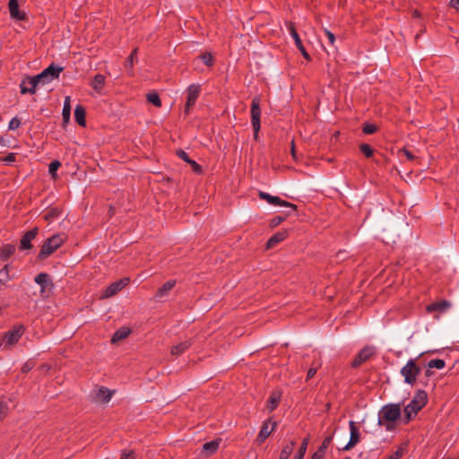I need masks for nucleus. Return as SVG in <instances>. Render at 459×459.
<instances>
[{
	"label": "nucleus",
	"instance_id": "1",
	"mask_svg": "<svg viewBox=\"0 0 459 459\" xmlns=\"http://www.w3.org/2000/svg\"><path fill=\"white\" fill-rule=\"evenodd\" d=\"M63 71V67L55 64H51L40 74L36 76L28 77L21 83V92L25 93H35L36 88L39 85L48 84L54 80L57 79L60 73Z\"/></svg>",
	"mask_w": 459,
	"mask_h": 459
},
{
	"label": "nucleus",
	"instance_id": "2",
	"mask_svg": "<svg viewBox=\"0 0 459 459\" xmlns=\"http://www.w3.org/2000/svg\"><path fill=\"white\" fill-rule=\"evenodd\" d=\"M401 415L402 410L399 403L385 404L378 412L377 425L383 426L386 430L391 431Z\"/></svg>",
	"mask_w": 459,
	"mask_h": 459
},
{
	"label": "nucleus",
	"instance_id": "3",
	"mask_svg": "<svg viewBox=\"0 0 459 459\" xmlns=\"http://www.w3.org/2000/svg\"><path fill=\"white\" fill-rule=\"evenodd\" d=\"M428 399L427 393L423 390H419L413 399L404 408L403 421L408 423L418 411L426 404Z\"/></svg>",
	"mask_w": 459,
	"mask_h": 459
},
{
	"label": "nucleus",
	"instance_id": "4",
	"mask_svg": "<svg viewBox=\"0 0 459 459\" xmlns=\"http://www.w3.org/2000/svg\"><path fill=\"white\" fill-rule=\"evenodd\" d=\"M420 372L421 368L415 363L413 359H409L401 369V375L403 377L404 382L411 385L416 383Z\"/></svg>",
	"mask_w": 459,
	"mask_h": 459
},
{
	"label": "nucleus",
	"instance_id": "5",
	"mask_svg": "<svg viewBox=\"0 0 459 459\" xmlns=\"http://www.w3.org/2000/svg\"><path fill=\"white\" fill-rule=\"evenodd\" d=\"M65 237L61 234L53 235L48 238L41 247L39 252V258L44 259L51 255L56 248H58L64 242Z\"/></svg>",
	"mask_w": 459,
	"mask_h": 459
},
{
	"label": "nucleus",
	"instance_id": "6",
	"mask_svg": "<svg viewBox=\"0 0 459 459\" xmlns=\"http://www.w3.org/2000/svg\"><path fill=\"white\" fill-rule=\"evenodd\" d=\"M129 283V278H122L108 286L100 295L101 299H108L115 296Z\"/></svg>",
	"mask_w": 459,
	"mask_h": 459
},
{
	"label": "nucleus",
	"instance_id": "7",
	"mask_svg": "<svg viewBox=\"0 0 459 459\" xmlns=\"http://www.w3.org/2000/svg\"><path fill=\"white\" fill-rule=\"evenodd\" d=\"M260 99L258 97H255L253 99L251 105V122L255 131V137L257 136V134L260 130Z\"/></svg>",
	"mask_w": 459,
	"mask_h": 459
},
{
	"label": "nucleus",
	"instance_id": "8",
	"mask_svg": "<svg viewBox=\"0 0 459 459\" xmlns=\"http://www.w3.org/2000/svg\"><path fill=\"white\" fill-rule=\"evenodd\" d=\"M201 87L198 84H191L186 89L187 98L185 108V112L187 114L190 108L195 104L199 97Z\"/></svg>",
	"mask_w": 459,
	"mask_h": 459
},
{
	"label": "nucleus",
	"instance_id": "9",
	"mask_svg": "<svg viewBox=\"0 0 459 459\" xmlns=\"http://www.w3.org/2000/svg\"><path fill=\"white\" fill-rule=\"evenodd\" d=\"M376 352V350L373 346H366L364 347L357 355V357L352 361L351 365L353 368H357L361 365L363 362L369 359Z\"/></svg>",
	"mask_w": 459,
	"mask_h": 459
},
{
	"label": "nucleus",
	"instance_id": "10",
	"mask_svg": "<svg viewBox=\"0 0 459 459\" xmlns=\"http://www.w3.org/2000/svg\"><path fill=\"white\" fill-rule=\"evenodd\" d=\"M349 428H350V440L346 444V446L343 447V450H350L353 446H355L360 439V433L359 429L356 427V423L353 420H351L349 422Z\"/></svg>",
	"mask_w": 459,
	"mask_h": 459
},
{
	"label": "nucleus",
	"instance_id": "11",
	"mask_svg": "<svg viewBox=\"0 0 459 459\" xmlns=\"http://www.w3.org/2000/svg\"><path fill=\"white\" fill-rule=\"evenodd\" d=\"M287 27H288V30L290 31V36L292 37V39H294L295 41V45L296 47L299 48V50L300 51V53L302 54V56L306 58V59H309V55L307 54V52L306 51L303 44H302V41L293 25L292 22H289L287 24Z\"/></svg>",
	"mask_w": 459,
	"mask_h": 459
},
{
	"label": "nucleus",
	"instance_id": "12",
	"mask_svg": "<svg viewBox=\"0 0 459 459\" xmlns=\"http://www.w3.org/2000/svg\"><path fill=\"white\" fill-rule=\"evenodd\" d=\"M23 331L24 329L21 325L8 332L4 338V346H12L16 343L22 335Z\"/></svg>",
	"mask_w": 459,
	"mask_h": 459
},
{
	"label": "nucleus",
	"instance_id": "13",
	"mask_svg": "<svg viewBox=\"0 0 459 459\" xmlns=\"http://www.w3.org/2000/svg\"><path fill=\"white\" fill-rule=\"evenodd\" d=\"M8 8L12 19L16 21L25 20L26 14L23 11L19 9L18 0H9Z\"/></svg>",
	"mask_w": 459,
	"mask_h": 459
},
{
	"label": "nucleus",
	"instance_id": "14",
	"mask_svg": "<svg viewBox=\"0 0 459 459\" xmlns=\"http://www.w3.org/2000/svg\"><path fill=\"white\" fill-rule=\"evenodd\" d=\"M259 196L261 199L263 200H265L268 204H272V205H279V206H285V207H294L293 204L284 201V200H281V198H279L278 196H273V195H271L270 194L268 193H265V192H262L260 191L259 192Z\"/></svg>",
	"mask_w": 459,
	"mask_h": 459
},
{
	"label": "nucleus",
	"instance_id": "15",
	"mask_svg": "<svg viewBox=\"0 0 459 459\" xmlns=\"http://www.w3.org/2000/svg\"><path fill=\"white\" fill-rule=\"evenodd\" d=\"M276 422H272L270 420L264 422L262 429L257 436V442L263 443L269 435L273 431Z\"/></svg>",
	"mask_w": 459,
	"mask_h": 459
},
{
	"label": "nucleus",
	"instance_id": "16",
	"mask_svg": "<svg viewBox=\"0 0 459 459\" xmlns=\"http://www.w3.org/2000/svg\"><path fill=\"white\" fill-rule=\"evenodd\" d=\"M38 234V229L34 228L27 231L21 239V249L28 250L32 247L30 242L36 238Z\"/></svg>",
	"mask_w": 459,
	"mask_h": 459
},
{
	"label": "nucleus",
	"instance_id": "17",
	"mask_svg": "<svg viewBox=\"0 0 459 459\" xmlns=\"http://www.w3.org/2000/svg\"><path fill=\"white\" fill-rule=\"evenodd\" d=\"M451 307V303L447 300H441L427 306V311L429 313L439 312L444 313Z\"/></svg>",
	"mask_w": 459,
	"mask_h": 459
},
{
	"label": "nucleus",
	"instance_id": "18",
	"mask_svg": "<svg viewBox=\"0 0 459 459\" xmlns=\"http://www.w3.org/2000/svg\"><path fill=\"white\" fill-rule=\"evenodd\" d=\"M14 407L13 401L10 398H0V420L4 419L9 411Z\"/></svg>",
	"mask_w": 459,
	"mask_h": 459
},
{
	"label": "nucleus",
	"instance_id": "19",
	"mask_svg": "<svg viewBox=\"0 0 459 459\" xmlns=\"http://www.w3.org/2000/svg\"><path fill=\"white\" fill-rule=\"evenodd\" d=\"M105 82H106V78L104 75L100 74H96L91 82V88L98 93H101L103 88H104V85H105Z\"/></svg>",
	"mask_w": 459,
	"mask_h": 459
},
{
	"label": "nucleus",
	"instance_id": "20",
	"mask_svg": "<svg viewBox=\"0 0 459 459\" xmlns=\"http://www.w3.org/2000/svg\"><path fill=\"white\" fill-rule=\"evenodd\" d=\"M332 439H333L332 436L326 437L324 439V441H323L322 445L320 446V447L318 448V450L313 454L311 459H322L325 456L326 449L329 446V445L331 444Z\"/></svg>",
	"mask_w": 459,
	"mask_h": 459
},
{
	"label": "nucleus",
	"instance_id": "21",
	"mask_svg": "<svg viewBox=\"0 0 459 459\" xmlns=\"http://www.w3.org/2000/svg\"><path fill=\"white\" fill-rule=\"evenodd\" d=\"M177 155L178 158L190 164L194 171L198 172L200 170V166L193 160L184 150H178Z\"/></svg>",
	"mask_w": 459,
	"mask_h": 459
},
{
	"label": "nucleus",
	"instance_id": "22",
	"mask_svg": "<svg viewBox=\"0 0 459 459\" xmlns=\"http://www.w3.org/2000/svg\"><path fill=\"white\" fill-rule=\"evenodd\" d=\"M175 281H169L165 282L157 291L156 299L160 300L163 297H165L168 292L174 287Z\"/></svg>",
	"mask_w": 459,
	"mask_h": 459
},
{
	"label": "nucleus",
	"instance_id": "23",
	"mask_svg": "<svg viewBox=\"0 0 459 459\" xmlns=\"http://www.w3.org/2000/svg\"><path fill=\"white\" fill-rule=\"evenodd\" d=\"M446 363L443 359H431L428 362L429 369L426 370V376L429 377L432 372L430 371L431 368H437V369H442L445 368Z\"/></svg>",
	"mask_w": 459,
	"mask_h": 459
},
{
	"label": "nucleus",
	"instance_id": "24",
	"mask_svg": "<svg viewBox=\"0 0 459 459\" xmlns=\"http://www.w3.org/2000/svg\"><path fill=\"white\" fill-rule=\"evenodd\" d=\"M71 98L69 96H66L64 101V107L62 110V116L63 120L66 124L70 120V115H71Z\"/></svg>",
	"mask_w": 459,
	"mask_h": 459
},
{
	"label": "nucleus",
	"instance_id": "25",
	"mask_svg": "<svg viewBox=\"0 0 459 459\" xmlns=\"http://www.w3.org/2000/svg\"><path fill=\"white\" fill-rule=\"evenodd\" d=\"M74 118H75V121L80 126H85V124H86V121H85V110L80 105L76 106V108L74 109Z\"/></svg>",
	"mask_w": 459,
	"mask_h": 459
},
{
	"label": "nucleus",
	"instance_id": "26",
	"mask_svg": "<svg viewBox=\"0 0 459 459\" xmlns=\"http://www.w3.org/2000/svg\"><path fill=\"white\" fill-rule=\"evenodd\" d=\"M130 333V330L126 327H122L115 332V333L112 336L111 342L113 343H116L121 340H124L128 336Z\"/></svg>",
	"mask_w": 459,
	"mask_h": 459
},
{
	"label": "nucleus",
	"instance_id": "27",
	"mask_svg": "<svg viewBox=\"0 0 459 459\" xmlns=\"http://www.w3.org/2000/svg\"><path fill=\"white\" fill-rule=\"evenodd\" d=\"M287 234L286 232H277L273 236H272L267 241V247L271 248L274 247L277 243L281 242L285 239Z\"/></svg>",
	"mask_w": 459,
	"mask_h": 459
},
{
	"label": "nucleus",
	"instance_id": "28",
	"mask_svg": "<svg viewBox=\"0 0 459 459\" xmlns=\"http://www.w3.org/2000/svg\"><path fill=\"white\" fill-rule=\"evenodd\" d=\"M96 396L100 401L107 403L111 399L112 393L105 387H100L98 389Z\"/></svg>",
	"mask_w": 459,
	"mask_h": 459
},
{
	"label": "nucleus",
	"instance_id": "29",
	"mask_svg": "<svg viewBox=\"0 0 459 459\" xmlns=\"http://www.w3.org/2000/svg\"><path fill=\"white\" fill-rule=\"evenodd\" d=\"M220 442L218 440H212L210 442H206L203 446V449L204 452L207 453V455L213 454L215 451H217L219 447Z\"/></svg>",
	"mask_w": 459,
	"mask_h": 459
},
{
	"label": "nucleus",
	"instance_id": "30",
	"mask_svg": "<svg viewBox=\"0 0 459 459\" xmlns=\"http://www.w3.org/2000/svg\"><path fill=\"white\" fill-rule=\"evenodd\" d=\"M295 446V443L291 441L290 444H287L281 450L279 459H288L291 455L293 448Z\"/></svg>",
	"mask_w": 459,
	"mask_h": 459
},
{
	"label": "nucleus",
	"instance_id": "31",
	"mask_svg": "<svg viewBox=\"0 0 459 459\" xmlns=\"http://www.w3.org/2000/svg\"><path fill=\"white\" fill-rule=\"evenodd\" d=\"M189 346H190V343L188 342H180L172 347L171 353L173 355H179L183 351H185Z\"/></svg>",
	"mask_w": 459,
	"mask_h": 459
},
{
	"label": "nucleus",
	"instance_id": "32",
	"mask_svg": "<svg viewBox=\"0 0 459 459\" xmlns=\"http://www.w3.org/2000/svg\"><path fill=\"white\" fill-rule=\"evenodd\" d=\"M281 400V395L280 394L278 393H273L271 396H270V399H269V402H268V409L272 411H273L277 406H278V403Z\"/></svg>",
	"mask_w": 459,
	"mask_h": 459
},
{
	"label": "nucleus",
	"instance_id": "33",
	"mask_svg": "<svg viewBox=\"0 0 459 459\" xmlns=\"http://www.w3.org/2000/svg\"><path fill=\"white\" fill-rule=\"evenodd\" d=\"M197 59L201 60L204 65L212 66L213 65V56L210 52L200 55Z\"/></svg>",
	"mask_w": 459,
	"mask_h": 459
},
{
	"label": "nucleus",
	"instance_id": "34",
	"mask_svg": "<svg viewBox=\"0 0 459 459\" xmlns=\"http://www.w3.org/2000/svg\"><path fill=\"white\" fill-rule=\"evenodd\" d=\"M9 280H11V276L9 274V265L6 264L0 270V283L4 284Z\"/></svg>",
	"mask_w": 459,
	"mask_h": 459
},
{
	"label": "nucleus",
	"instance_id": "35",
	"mask_svg": "<svg viewBox=\"0 0 459 459\" xmlns=\"http://www.w3.org/2000/svg\"><path fill=\"white\" fill-rule=\"evenodd\" d=\"M35 281L40 285L42 290H44V288L47 286L48 281V275L47 273H41L35 277Z\"/></svg>",
	"mask_w": 459,
	"mask_h": 459
},
{
	"label": "nucleus",
	"instance_id": "36",
	"mask_svg": "<svg viewBox=\"0 0 459 459\" xmlns=\"http://www.w3.org/2000/svg\"><path fill=\"white\" fill-rule=\"evenodd\" d=\"M307 445H308V439L305 438L302 441V444H301V446H300V447L299 449V452L295 455L294 459H303L304 458V455H305V454L307 452Z\"/></svg>",
	"mask_w": 459,
	"mask_h": 459
},
{
	"label": "nucleus",
	"instance_id": "37",
	"mask_svg": "<svg viewBox=\"0 0 459 459\" xmlns=\"http://www.w3.org/2000/svg\"><path fill=\"white\" fill-rule=\"evenodd\" d=\"M147 100L156 107L161 106V101L159 95L156 92H151L147 95Z\"/></svg>",
	"mask_w": 459,
	"mask_h": 459
},
{
	"label": "nucleus",
	"instance_id": "38",
	"mask_svg": "<svg viewBox=\"0 0 459 459\" xmlns=\"http://www.w3.org/2000/svg\"><path fill=\"white\" fill-rule=\"evenodd\" d=\"M360 151L368 158L373 155V149L371 148L370 145L367 143H363L360 145Z\"/></svg>",
	"mask_w": 459,
	"mask_h": 459
},
{
	"label": "nucleus",
	"instance_id": "39",
	"mask_svg": "<svg viewBox=\"0 0 459 459\" xmlns=\"http://www.w3.org/2000/svg\"><path fill=\"white\" fill-rule=\"evenodd\" d=\"M14 252V247L13 246L7 245L2 249V257L7 258Z\"/></svg>",
	"mask_w": 459,
	"mask_h": 459
},
{
	"label": "nucleus",
	"instance_id": "40",
	"mask_svg": "<svg viewBox=\"0 0 459 459\" xmlns=\"http://www.w3.org/2000/svg\"><path fill=\"white\" fill-rule=\"evenodd\" d=\"M136 52H137V49H134L131 55L128 56V58L126 59V66L127 68H129L130 70H132L133 68V65H134V57L136 56Z\"/></svg>",
	"mask_w": 459,
	"mask_h": 459
},
{
	"label": "nucleus",
	"instance_id": "41",
	"mask_svg": "<svg viewBox=\"0 0 459 459\" xmlns=\"http://www.w3.org/2000/svg\"><path fill=\"white\" fill-rule=\"evenodd\" d=\"M377 131V126L374 124H366L363 126V132L367 134H371Z\"/></svg>",
	"mask_w": 459,
	"mask_h": 459
},
{
	"label": "nucleus",
	"instance_id": "42",
	"mask_svg": "<svg viewBox=\"0 0 459 459\" xmlns=\"http://www.w3.org/2000/svg\"><path fill=\"white\" fill-rule=\"evenodd\" d=\"M61 163L59 160H55L50 162L48 166V172H56V170L60 168Z\"/></svg>",
	"mask_w": 459,
	"mask_h": 459
},
{
	"label": "nucleus",
	"instance_id": "43",
	"mask_svg": "<svg viewBox=\"0 0 459 459\" xmlns=\"http://www.w3.org/2000/svg\"><path fill=\"white\" fill-rule=\"evenodd\" d=\"M20 120L17 117H13L8 125V128L9 130H15L20 126Z\"/></svg>",
	"mask_w": 459,
	"mask_h": 459
},
{
	"label": "nucleus",
	"instance_id": "44",
	"mask_svg": "<svg viewBox=\"0 0 459 459\" xmlns=\"http://www.w3.org/2000/svg\"><path fill=\"white\" fill-rule=\"evenodd\" d=\"M135 453L132 450L130 451H124L121 455L120 459H130L134 456Z\"/></svg>",
	"mask_w": 459,
	"mask_h": 459
},
{
	"label": "nucleus",
	"instance_id": "45",
	"mask_svg": "<svg viewBox=\"0 0 459 459\" xmlns=\"http://www.w3.org/2000/svg\"><path fill=\"white\" fill-rule=\"evenodd\" d=\"M2 160L8 164L12 163L15 160V155L13 153H10L4 158H3Z\"/></svg>",
	"mask_w": 459,
	"mask_h": 459
},
{
	"label": "nucleus",
	"instance_id": "46",
	"mask_svg": "<svg viewBox=\"0 0 459 459\" xmlns=\"http://www.w3.org/2000/svg\"><path fill=\"white\" fill-rule=\"evenodd\" d=\"M325 35H326L329 42L333 45L334 43V41H335V37H334L333 33H332L328 30H325Z\"/></svg>",
	"mask_w": 459,
	"mask_h": 459
},
{
	"label": "nucleus",
	"instance_id": "47",
	"mask_svg": "<svg viewBox=\"0 0 459 459\" xmlns=\"http://www.w3.org/2000/svg\"><path fill=\"white\" fill-rule=\"evenodd\" d=\"M449 4L452 8H455L457 12H459V0H450Z\"/></svg>",
	"mask_w": 459,
	"mask_h": 459
},
{
	"label": "nucleus",
	"instance_id": "48",
	"mask_svg": "<svg viewBox=\"0 0 459 459\" xmlns=\"http://www.w3.org/2000/svg\"><path fill=\"white\" fill-rule=\"evenodd\" d=\"M402 153L408 159V160H412L413 159V154L407 149H403L402 151Z\"/></svg>",
	"mask_w": 459,
	"mask_h": 459
},
{
	"label": "nucleus",
	"instance_id": "49",
	"mask_svg": "<svg viewBox=\"0 0 459 459\" xmlns=\"http://www.w3.org/2000/svg\"><path fill=\"white\" fill-rule=\"evenodd\" d=\"M316 373V368H311L308 369L307 371V379H310L312 378Z\"/></svg>",
	"mask_w": 459,
	"mask_h": 459
},
{
	"label": "nucleus",
	"instance_id": "50",
	"mask_svg": "<svg viewBox=\"0 0 459 459\" xmlns=\"http://www.w3.org/2000/svg\"><path fill=\"white\" fill-rule=\"evenodd\" d=\"M402 455V453L400 451H396L394 454H393L389 459H398Z\"/></svg>",
	"mask_w": 459,
	"mask_h": 459
},
{
	"label": "nucleus",
	"instance_id": "51",
	"mask_svg": "<svg viewBox=\"0 0 459 459\" xmlns=\"http://www.w3.org/2000/svg\"><path fill=\"white\" fill-rule=\"evenodd\" d=\"M291 153L293 158H296V152H295V146L293 141L291 142Z\"/></svg>",
	"mask_w": 459,
	"mask_h": 459
},
{
	"label": "nucleus",
	"instance_id": "52",
	"mask_svg": "<svg viewBox=\"0 0 459 459\" xmlns=\"http://www.w3.org/2000/svg\"><path fill=\"white\" fill-rule=\"evenodd\" d=\"M109 212L113 214L115 212V208L114 207H110Z\"/></svg>",
	"mask_w": 459,
	"mask_h": 459
},
{
	"label": "nucleus",
	"instance_id": "53",
	"mask_svg": "<svg viewBox=\"0 0 459 459\" xmlns=\"http://www.w3.org/2000/svg\"><path fill=\"white\" fill-rule=\"evenodd\" d=\"M25 86H26L27 88H30V87H31V83H26V84H25Z\"/></svg>",
	"mask_w": 459,
	"mask_h": 459
},
{
	"label": "nucleus",
	"instance_id": "54",
	"mask_svg": "<svg viewBox=\"0 0 459 459\" xmlns=\"http://www.w3.org/2000/svg\"><path fill=\"white\" fill-rule=\"evenodd\" d=\"M56 175H57V174H56V173H53V174H52V176H53V178H56Z\"/></svg>",
	"mask_w": 459,
	"mask_h": 459
},
{
	"label": "nucleus",
	"instance_id": "55",
	"mask_svg": "<svg viewBox=\"0 0 459 459\" xmlns=\"http://www.w3.org/2000/svg\"><path fill=\"white\" fill-rule=\"evenodd\" d=\"M414 13H415V15H416V16H418V15H419V13H418V12H417V11H414Z\"/></svg>",
	"mask_w": 459,
	"mask_h": 459
}]
</instances>
